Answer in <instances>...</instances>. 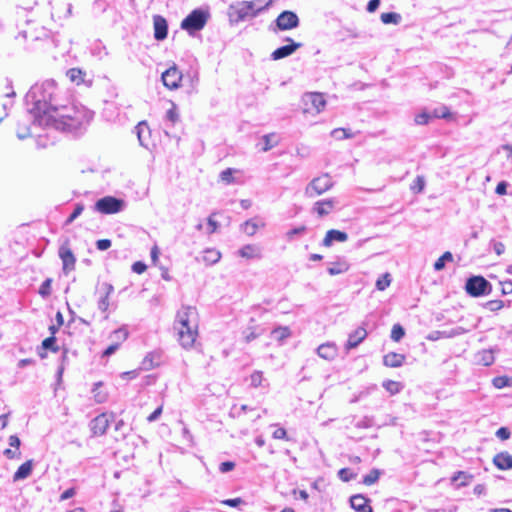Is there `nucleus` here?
<instances>
[{"instance_id": "nucleus-45", "label": "nucleus", "mask_w": 512, "mask_h": 512, "mask_svg": "<svg viewBox=\"0 0 512 512\" xmlns=\"http://www.w3.org/2000/svg\"><path fill=\"white\" fill-rule=\"evenodd\" d=\"M84 210V206L82 204H77L74 208V211L71 213V215L67 218L65 224L69 225L71 224L76 218H78L81 213Z\"/></svg>"}, {"instance_id": "nucleus-48", "label": "nucleus", "mask_w": 512, "mask_h": 512, "mask_svg": "<svg viewBox=\"0 0 512 512\" xmlns=\"http://www.w3.org/2000/svg\"><path fill=\"white\" fill-rule=\"evenodd\" d=\"M233 172L234 170L231 168L225 169L221 172L220 179L227 184L233 182Z\"/></svg>"}, {"instance_id": "nucleus-54", "label": "nucleus", "mask_w": 512, "mask_h": 512, "mask_svg": "<svg viewBox=\"0 0 512 512\" xmlns=\"http://www.w3.org/2000/svg\"><path fill=\"white\" fill-rule=\"evenodd\" d=\"M208 229L207 233L212 234L217 231L219 227V223L213 219L212 215L208 217L207 219Z\"/></svg>"}, {"instance_id": "nucleus-43", "label": "nucleus", "mask_w": 512, "mask_h": 512, "mask_svg": "<svg viewBox=\"0 0 512 512\" xmlns=\"http://www.w3.org/2000/svg\"><path fill=\"white\" fill-rule=\"evenodd\" d=\"M331 136L337 140H343L351 137V134L344 128H336L331 131Z\"/></svg>"}, {"instance_id": "nucleus-19", "label": "nucleus", "mask_w": 512, "mask_h": 512, "mask_svg": "<svg viewBox=\"0 0 512 512\" xmlns=\"http://www.w3.org/2000/svg\"><path fill=\"white\" fill-rule=\"evenodd\" d=\"M317 354L319 357L325 359V360H334L338 354V349L335 343L333 342H327L324 344H321L317 348Z\"/></svg>"}, {"instance_id": "nucleus-39", "label": "nucleus", "mask_w": 512, "mask_h": 512, "mask_svg": "<svg viewBox=\"0 0 512 512\" xmlns=\"http://www.w3.org/2000/svg\"><path fill=\"white\" fill-rule=\"evenodd\" d=\"M391 284V275L389 273H385L381 277H379L376 281V288L379 291H384Z\"/></svg>"}, {"instance_id": "nucleus-25", "label": "nucleus", "mask_w": 512, "mask_h": 512, "mask_svg": "<svg viewBox=\"0 0 512 512\" xmlns=\"http://www.w3.org/2000/svg\"><path fill=\"white\" fill-rule=\"evenodd\" d=\"M33 471V460H28L19 466L13 475V481L18 482L28 478Z\"/></svg>"}, {"instance_id": "nucleus-51", "label": "nucleus", "mask_w": 512, "mask_h": 512, "mask_svg": "<svg viewBox=\"0 0 512 512\" xmlns=\"http://www.w3.org/2000/svg\"><path fill=\"white\" fill-rule=\"evenodd\" d=\"M430 118V114L422 112L415 116V123L418 125H425L429 122Z\"/></svg>"}, {"instance_id": "nucleus-18", "label": "nucleus", "mask_w": 512, "mask_h": 512, "mask_svg": "<svg viewBox=\"0 0 512 512\" xmlns=\"http://www.w3.org/2000/svg\"><path fill=\"white\" fill-rule=\"evenodd\" d=\"M367 336V331L364 327H358L355 331L349 334L346 350L356 348Z\"/></svg>"}, {"instance_id": "nucleus-52", "label": "nucleus", "mask_w": 512, "mask_h": 512, "mask_svg": "<svg viewBox=\"0 0 512 512\" xmlns=\"http://www.w3.org/2000/svg\"><path fill=\"white\" fill-rule=\"evenodd\" d=\"M273 334L278 339H284L290 335V331L287 327H279V328L273 330Z\"/></svg>"}, {"instance_id": "nucleus-47", "label": "nucleus", "mask_w": 512, "mask_h": 512, "mask_svg": "<svg viewBox=\"0 0 512 512\" xmlns=\"http://www.w3.org/2000/svg\"><path fill=\"white\" fill-rule=\"evenodd\" d=\"M504 306L502 300H490L485 303V307L490 311H498Z\"/></svg>"}, {"instance_id": "nucleus-38", "label": "nucleus", "mask_w": 512, "mask_h": 512, "mask_svg": "<svg viewBox=\"0 0 512 512\" xmlns=\"http://www.w3.org/2000/svg\"><path fill=\"white\" fill-rule=\"evenodd\" d=\"M380 471L378 469H372L367 475L363 477V483L367 486L376 483L380 477Z\"/></svg>"}, {"instance_id": "nucleus-31", "label": "nucleus", "mask_w": 512, "mask_h": 512, "mask_svg": "<svg viewBox=\"0 0 512 512\" xmlns=\"http://www.w3.org/2000/svg\"><path fill=\"white\" fill-rule=\"evenodd\" d=\"M159 364V356L157 353H148L142 361V368L145 370L152 369Z\"/></svg>"}, {"instance_id": "nucleus-33", "label": "nucleus", "mask_w": 512, "mask_h": 512, "mask_svg": "<svg viewBox=\"0 0 512 512\" xmlns=\"http://www.w3.org/2000/svg\"><path fill=\"white\" fill-rule=\"evenodd\" d=\"M381 21L384 24H399L401 21V15L396 12H388L381 14Z\"/></svg>"}, {"instance_id": "nucleus-30", "label": "nucleus", "mask_w": 512, "mask_h": 512, "mask_svg": "<svg viewBox=\"0 0 512 512\" xmlns=\"http://www.w3.org/2000/svg\"><path fill=\"white\" fill-rule=\"evenodd\" d=\"M472 479L473 475L464 471H458L453 475L452 482H458V487H465L472 481Z\"/></svg>"}, {"instance_id": "nucleus-8", "label": "nucleus", "mask_w": 512, "mask_h": 512, "mask_svg": "<svg viewBox=\"0 0 512 512\" xmlns=\"http://www.w3.org/2000/svg\"><path fill=\"white\" fill-rule=\"evenodd\" d=\"M305 106L304 112L308 113H320L326 106V101L323 94L317 92H309L304 94L302 98Z\"/></svg>"}, {"instance_id": "nucleus-10", "label": "nucleus", "mask_w": 512, "mask_h": 512, "mask_svg": "<svg viewBox=\"0 0 512 512\" xmlns=\"http://www.w3.org/2000/svg\"><path fill=\"white\" fill-rule=\"evenodd\" d=\"M98 291L100 293V297L97 302V307L102 313L105 314L104 319H108L109 314L107 311L110 305L109 297L113 293L114 287L112 284L105 282L101 284Z\"/></svg>"}, {"instance_id": "nucleus-37", "label": "nucleus", "mask_w": 512, "mask_h": 512, "mask_svg": "<svg viewBox=\"0 0 512 512\" xmlns=\"http://www.w3.org/2000/svg\"><path fill=\"white\" fill-rule=\"evenodd\" d=\"M478 360L480 363H482L485 366H489L494 362V356L492 351L490 350H483L478 354Z\"/></svg>"}, {"instance_id": "nucleus-36", "label": "nucleus", "mask_w": 512, "mask_h": 512, "mask_svg": "<svg viewBox=\"0 0 512 512\" xmlns=\"http://www.w3.org/2000/svg\"><path fill=\"white\" fill-rule=\"evenodd\" d=\"M383 387L391 394L395 395L399 393L402 389L401 383L393 380H387L383 382Z\"/></svg>"}, {"instance_id": "nucleus-59", "label": "nucleus", "mask_w": 512, "mask_h": 512, "mask_svg": "<svg viewBox=\"0 0 512 512\" xmlns=\"http://www.w3.org/2000/svg\"><path fill=\"white\" fill-rule=\"evenodd\" d=\"M235 467V463L231 461L222 462L219 466V470L222 473H227L231 470H233Z\"/></svg>"}, {"instance_id": "nucleus-5", "label": "nucleus", "mask_w": 512, "mask_h": 512, "mask_svg": "<svg viewBox=\"0 0 512 512\" xmlns=\"http://www.w3.org/2000/svg\"><path fill=\"white\" fill-rule=\"evenodd\" d=\"M271 2L272 0H269L266 4H263L261 0L239 2L236 6L238 20L243 21L256 17L260 12L267 9Z\"/></svg>"}, {"instance_id": "nucleus-62", "label": "nucleus", "mask_w": 512, "mask_h": 512, "mask_svg": "<svg viewBox=\"0 0 512 512\" xmlns=\"http://www.w3.org/2000/svg\"><path fill=\"white\" fill-rule=\"evenodd\" d=\"M118 348H119V343L111 344L103 351V356L109 357V356L113 355L118 350Z\"/></svg>"}, {"instance_id": "nucleus-56", "label": "nucleus", "mask_w": 512, "mask_h": 512, "mask_svg": "<svg viewBox=\"0 0 512 512\" xmlns=\"http://www.w3.org/2000/svg\"><path fill=\"white\" fill-rule=\"evenodd\" d=\"M112 243L109 239H100L96 242V247L100 251H105L111 247Z\"/></svg>"}, {"instance_id": "nucleus-22", "label": "nucleus", "mask_w": 512, "mask_h": 512, "mask_svg": "<svg viewBox=\"0 0 512 512\" xmlns=\"http://www.w3.org/2000/svg\"><path fill=\"white\" fill-rule=\"evenodd\" d=\"M493 463L499 470L511 469L512 455L508 452L497 453L493 458Z\"/></svg>"}, {"instance_id": "nucleus-63", "label": "nucleus", "mask_w": 512, "mask_h": 512, "mask_svg": "<svg viewBox=\"0 0 512 512\" xmlns=\"http://www.w3.org/2000/svg\"><path fill=\"white\" fill-rule=\"evenodd\" d=\"M507 182L505 181H501L497 184L496 186V189H495V192L496 194L498 195H505L506 194V190H507Z\"/></svg>"}, {"instance_id": "nucleus-1", "label": "nucleus", "mask_w": 512, "mask_h": 512, "mask_svg": "<svg viewBox=\"0 0 512 512\" xmlns=\"http://www.w3.org/2000/svg\"><path fill=\"white\" fill-rule=\"evenodd\" d=\"M57 90L55 81L46 80L35 84L27 92L25 96L27 110L33 116L34 123L39 126L44 127L53 120L54 106H59Z\"/></svg>"}, {"instance_id": "nucleus-28", "label": "nucleus", "mask_w": 512, "mask_h": 512, "mask_svg": "<svg viewBox=\"0 0 512 512\" xmlns=\"http://www.w3.org/2000/svg\"><path fill=\"white\" fill-rule=\"evenodd\" d=\"M335 201L333 199H326L317 201L314 205V210L320 217L328 215L334 208Z\"/></svg>"}, {"instance_id": "nucleus-17", "label": "nucleus", "mask_w": 512, "mask_h": 512, "mask_svg": "<svg viewBox=\"0 0 512 512\" xmlns=\"http://www.w3.org/2000/svg\"><path fill=\"white\" fill-rule=\"evenodd\" d=\"M287 40L290 41L291 43L288 45L281 46L273 51V53L271 54V58L273 60H280L290 56L302 45L301 43L293 42L292 39L290 38H288Z\"/></svg>"}, {"instance_id": "nucleus-15", "label": "nucleus", "mask_w": 512, "mask_h": 512, "mask_svg": "<svg viewBox=\"0 0 512 512\" xmlns=\"http://www.w3.org/2000/svg\"><path fill=\"white\" fill-rule=\"evenodd\" d=\"M266 225L265 221L261 217H254L245 221L240 229L243 233L248 236H253L257 233L258 229L264 228Z\"/></svg>"}, {"instance_id": "nucleus-9", "label": "nucleus", "mask_w": 512, "mask_h": 512, "mask_svg": "<svg viewBox=\"0 0 512 512\" xmlns=\"http://www.w3.org/2000/svg\"><path fill=\"white\" fill-rule=\"evenodd\" d=\"M124 201L112 196H106L99 199L95 207L96 209L103 214H114L123 210Z\"/></svg>"}, {"instance_id": "nucleus-57", "label": "nucleus", "mask_w": 512, "mask_h": 512, "mask_svg": "<svg viewBox=\"0 0 512 512\" xmlns=\"http://www.w3.org/2000/svg\"><path fill=\"white\" fill-rule=\"evenodd\" d=\"M496 436L501 440H507L510 438V431L506 427H501L496 431Z\"/></svg>"}, {"instance_id": "nucleus-32", "label": "nucleus", "mask_w": 512, "mask_h": 512, "mask_svg": "<svg viewBox=\"0 0 512 512\" xmlns=\"http://www.w3.org/2000/svg\"><path fill=\"white\" fill-rule=\"evenodd\" d=\"M203 259L209 265L216 264L221 259V253L216 249H206Z\"/></svg>"}, {"instance_id": "nucleus-4", "label": "nucleus", "mask_w": 512, "mask_h": 512, "mask_svg": "<svg viewBox=\"0 0 512 512\" xmlns=\"http://www.w3.org/2000/svg\"><path fill=\"white\" fill-rule=\"evenodd\" d=\"M209 17L208 11L195 9L182 20L181 28L192 35L194 32L204 28Z\"/></svg>"}, {"instance_id": "nucleus-12", "label": "nucleus", "mask_w": 512, "mask_h": 512, "mask_svg": "<svg viewBox=\"0 0 512 512\" xmlns=\"http://www.w3.org/2000/svg\"><path fill=\"white\" fill-rule=\"evenodd\" d=\"M276 25L280 30H290L298 27L299 18L292 11H283L276 19Z\"/></svg>"}, {"instance_id": "nucleus-50", "label": "nucleus", "mask_w": 512, "mask_h": 512, "mask_svg": "<svg viewBox=\"0 0 512 512\" xmlns=\"http://www.w3.org/2000/svg\"><path fill=\"white\" fill-rule=\"evenodd\" d=\"M305 231H306V227L305 226H299V227H296V228H293V229L289 230L286 233V237H287L288 240H292L294 238V236L301 235Z\"/></svg>"}, {"instance_id": "nucleus-53", "label": "nucleus", "mask_w": 512, "mask_h": 512, "mask_svg": "<svg viewBox=\"0 0 512 512\" xmlns=\"http://www.w3.org/2000/svg\"><path fill=\"white\" fill-rule=\"evenodd\" d=\"M51 290V279H46L40 286L39 294L42 296H48Z\"/></svg>"}, {"instance_id": "nucleus-21", "label": "nucleus", "mask_w": 512, "mask_h": 512, "mask_svg": "<svg viewBox=\"0 0 512 512\" xmlns=\"http://www.w3.org/2000/svg\"><path fill=\"white\" fill-rule=\"evenodd\" d=\"M350 268L348 261L345 258H338L336 261L329 263L327 268L328 273L331 276L343 274Z\"/></svg>"}, {"instance_id": "nucleus-23", "label": "nucleus", "mask_w": 512, "mask_h": 512, "mask_svg": "<svg viewBox=\"0 0 512 512\" xmlns=\"http://www.w3.org/2000/svg\"><path fill=\"white\" fill-rule=\"evenodd\" d=\"M351 507L356 512H372L368 499L362 495H354L350 499Z\"/></svg>"}, {"instance_id": "nucleus-46", "label": "nucleus", "mask_w": 512, "mask_h": 512, "mask_svg": "<svg viewBox=\"0 0 512 512\" xmlns=\"http://www.w3.org/2000/svg\"><path fill=\"white\" fill-rule=\"evenodd\" d=\"M338 476L343 481H350L355 477V474L349 468H342L338 472Z\"/></svg>"}, {"instance_id": "nucleus-49", "label": "nucleus", "mask_w": 512, "mask_h": 512, "mask_svg": "<svg viewBox=\"0 0 512 512\" xmlns=\"http://www.w3.org/2000/svg\"><path fill=\"white\" fill-rule=\"evenodd\" d=\"M250 380H251V385L253 387H258L261 385L262 383V380H263V375H262V372L260 371H255L254 373L251 374L250 376Z\"/></svg>"}, {"instance_id": "nucleus-61", "label": "nucleus", "mask_w": 512, "mask_h": 512, "mask_svg": "<svg viewBox=\"0 0 512 512\" xmlns=\"http://www.w3.org/2000/svg\"><path fill=\"white\" fill-rule=\"evenodd\" d=\"M55 342H56L55 337H48L43 340L42 346L45 349H52V350L56 351L57 349L54 348Z\"/></svg>"}, {"instance_id": "nucleus-34", "label": "nucleus", "mask_w": 512, "mask_h": 512, "mask_svg": "<svg viewBox=\"0 0 512 512\" xmlns=\"http://www.w3.org/2000/svg\"><path fill=\"white\" fill-rule=\"evenodd\" d=\"M453 261V255L451 252L446 251L443 253V255L436 260L434 263V269L436 271H441L445 267L446 262H452Z\"/></svg>"}, {"instance_id": "nucleus-14", "label": "nucleus", "mask_w": 512, "mask_h": 512, "mask_svg": "<svg viewBox=\"0 0 512 512\" xmlns=\"http://www.w3.org/2000/svg\"><path fill=\"white\" fill-rule=\"evenodd\" d=\"M89 426L94 436H101L106 433L109 427V420L105 414H100L91 420Z\"/></svg>"}, {"instance_id": "nucleus-24", "label": "nucleus", "mask_w": 512, "mask_h": 512, "mask_svg": "<svg viewBox=\"0 0 512 512\" xmlns=\"http://www.w3.org/2000/svg\"><path fill=\"white\" fill-rule=\"evenodd\" d=\"M348 239L347 233L335 229L327 231L323 239V245L329 247L334 241L345 242Z\"/></svg>"}, {"instance_id": "nucleus-42", "label": "nucleus", "mask_w": 512, "mask_h": 512, "mask_svg": "<svg viewBox=\"0 0 512 512\" xmlns=\"http://www.w3.org/2000/svg\"><path fill=\"white\" fill-rule=\"evenodd\" d=\"M128 337V332L125 328H119L112 332L111 338L117 340V343L125 341Z\"/></svg>"}, {"instance_id": "nucleus-40", "label": "nucleus", "mask_w": 512, "mask_h": 512, "mask_svg": "<svg viewBox=\"0 0 512 512\" xmlns=\"http://www.w3.org/2000/svg\"><path fill=\"white\" fill-rule=\"evenodd\" d=\"M405 335L404 328L400 324H395L391 330V339L399 342Z\"/></svg>"}, {"instance_id": "nucleus-6", "label": "nucleus", "mask_w": 512, "mask_h": 512, "mask_svg": "<svg viewBox=\"0 0 512 512\" xmlns=\"http://www.w3.org/2000/svg\"><path fill=\"white\" fill-rule=\"evenodd\" d=\"M333 187V181L328 174H323L314 178L306 187L305 194L307 197L313 198L322 195Z\"/></svg>"}, {"instance_id": "nucleus-55", "label": "nucleus", "mask_w": 512, "mask_h": 512, "mask_svg": "<svg viewBox=\"0 0 512 512\" xmlns=\"http://www.w3.org/2000/svg\"><path fill=\"white\" fill-rule=\"evenodd\" d=\"M425 186V181L422 176H417V178L414 181V185L411 187L412 190L416 192H421Z\"/></svg>"}, {"instance_id": "nucleus-2", "label": "nucleus", "mask_w": 512, "mask_h": 512, "mask_svg": "<svg viewBox=\"0 0 512 512\" xmlns=\"http://www.w3.org/2000/svg\"><path fill=\"white\" fill-rule=\"evenodd\" d=\"M53 120L44 127H53L57 130L72 131L88 124L93 118V112L78 105L54 106Z\"/></svg>"}, {"instance_id": "nucleus-20", "label": "nucleus", "mask_w": 512, "mask_h": 512, "mask_svg": "<svg viewBox=\"0 0 512 512\" xmlns=\"http://www.w3.org/2000/svg\"><path fill=\"white\" fill-rule=\"evenodd\" d=\"M135 129L140 145L148 148L149 138L151 136V131L148 124L145 121L139 122Z\"/></svg>"}, {"instance_id": "nucleus-26", "label": "nucleus", "mask_w": 512, "mask_h": 512, "mask_svg": "<svg viewBox=\"0 0 512 512\" xmlns=\"http://www.w3.org/2000/svg\"><path fill=\"white\" fill-rule=\"evenodd\" d=\"M239 255L246 259L261 258V248L254 244L244 245L239 251Z\"/></svg>"}, {"instance_id": "nucleus-3", "label": "nucleus", "mask_w": 512, "mask_h": 512, "mask_svg": "<svg viewBox=\"0 0 512 512\" xmlns=\"http://www.w3.org/2000/svg\"><path fill=\"white\" fill-rule=\"evenodd\" d=\"M184 349H191L198 337V318L194 307L184 306L176 314L173 325Z\"/></svg>"}, {"instance_id": "nucleus-16", "label": "nucleus", "mask_w": 512, "mask_h": 512, "mask_svg": "<svg viewBox=\"0 0 512 512\" xmlns=\"http://www.w3.org/2000/svg\"><path fill=\"white\" fill-rule=\"evenodd\" d=\"M154 37L156 40L161 41L167 37L168 24L166 19L161 15L153 17Z\"/></svg>"}, {"instance_id": "nucleus-41", "label": "nucleus", "mask_w": 512, "mask_h": 512, "mask_svg": "<svg viewBox=\"0 0 512 512\" xmlns=\"http://www.w3.org/2000/svg\"><path fill=\"white\" fill-rule=\"evenodd\" d=\"M83 75V72L78 68H72L67 72V76L70 78V80L77 84L83 81Z\"/></svg>"}, {"instance_id": "nucleus-35", "label": "nucleus", "mask_w": 512, "mask_h": 512, "mask_svg": "<svg viewBox=\"0 0 512 512\" xmlns=\"http://www.w3.org/2000/svg\"><path fill=\"white\" fill-rule=\"evenodd\" d=\"M262 139L264 141L263 151L265 152L271 150L278 144V138L274 133L266 134L263 136Z\"/></svg>"}, {"instance_id": "nucleus-60", "label": "nucleus", "mask_w": 512, "mask_h": 512, "mask_svg": "<svg viewBox=\"0 0 512 512\" xmlns=\"http://www.w3.org/2000/svg\"><path fill=\"white\" fill-rule=\"evenodd\" d=\"M273 438L274 439H282V440H288L287 438V432L284 428L279 427L273 432Z\"/></svg>"}, {"instance_id": "nucleus-11", "label": "nucleus", "mask_w": 512, "mask_h": 512, "mask_svg": "<svg viewBox=\"0 0 512 512\" xmlns=\"http://www.w3.org/2000/svg\"><path fill=\"white\" fill-rule=\"evenodd\" d=\"M161 79L165 87L170 90H175L180 86L182 73L174 65L162 73Z\"/></svg>"}, {"instance_id": "nucleus-64", "label": "nucleus", "mask_w": 512, "mask_h": 512, "mask_svg": "<svg viewBox=\"0 0 512 512\" xmlns=\"http://www.w3.org/2000/svg\"><path fill=\"white\" fill-rule=\"evenodd\" d=\"M502 293L503 294H511L512 293V280H507L501 282Z\"/></svg>"}, {"instance_id": "nucleus-7", "label": "nucleus", "mask_w": 512, "mask_h": 512, "mask_svg": "<svg viewBox=\"0 0 512 512\" xmlns=\"http://www.w3.org/2000/svg\"><path fill=\"white\" fill-rule=\"evenodd\" d=\"M465 289L469 295L479 297L491 292V284L482 276H472L466 281Z\"/></svg>"}, {"instance_id": "nucleus-44", "label": "nucleus", "mask_w": 512, "mask_h": 512, "mask_svg": "<svg viewBox=\"0 0 512 512\" xmlns=\"http://www.w3.org/2000/svg\"><path fill=\"white\" fill-rule=\"evenodd\" d=\"M493 385L497 389H502L510 385V379L506 376H498L493 379Z\"/></svg>"}, {"instance_id": "nucleus-58", "label": "nucleus", "mask_w": 512, "mask_h": 512, "mask_svg": "<svg viewBox=\"0 0 512 512\" xmlns=\"http://www.w3.org/2000/svg\"><path fill=\"white\" fill-rule=\"evenodd\" d=\"M146 268V264L141 261H137L132 265V271L137 274H142L143 272H145Z\"/></svg>"}, {"instance_id": "nucleus-13", "label": "nucleus", "mask_w": 512, "mask_h": 512, "mask_svg": "<svg viewBox=\"0 0 512 512\" xmlns=\"http://www.w3.org/2000/svg\"><path fill=\"white\" fill-rule=\"evenodd\" d=\"M59 257L62 260L64 271H71L75 268L76 258L67 242L60 246Z\"/></svg>"}, {"instance_id": "nucleus-29", "label": "nucleus", "mask_w": 512, "mask_h": 512, "mask_svg": "<svg viewBox=\"0 0 512 512\" xmlns=\"http://www.w3.org/2000/svg\"><path fill=\"white\" fill-rule=\"evenodd\" d=\"M171 107L166 111L165 122L167 127H173L179 121V113L174 102L170 103Z\"/></svg>"}, {"instance_id": "nucleus-27", "label": "nucleus", "mask_w": 512, "mask_h": 512, "mask_svg": "<svg viewBox=\"0 0 512 512\" xmlns=\"http://www.w3.org/2000/svg\"><path fill=\"white\" fill-rule=\"evenodd\" d=\"M405 361V355L390 352L386 354L383 358V363L387 367L397 368L403 365Z\"/></svg>"}]
</instances>
